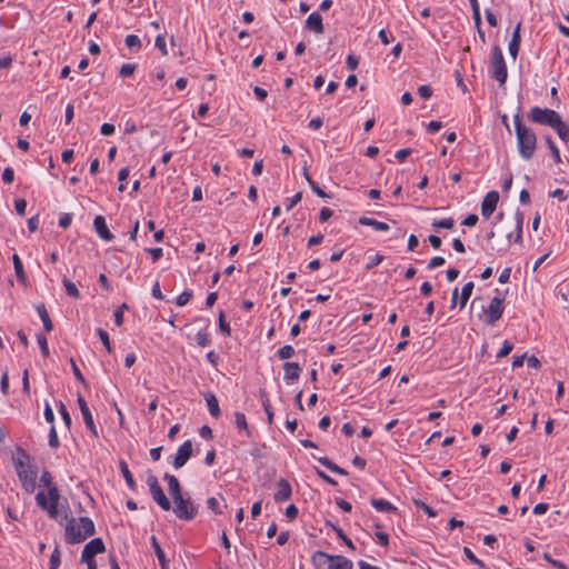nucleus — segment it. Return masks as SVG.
Returning a JSON list of instances; mask_svg holds the SVG:
<instances>
[{"instance_id": "nucleus-5", "label": "nucleus", "mask_w": 569, "mask_h": 569, "mask_svg": "<svg viewBox=\"0 0 569 569\" xmlns=\"http://www.w3.org/2000/svg\"><path fill=\"white\" fill-rule=\"evenodd\" d=\"M173 512L181 520L190 521L198 515V506L190 498L181 496L173 499Z\"/></svg>"}, {"instance_id": "nucleus-18", "label": "nucleus", "mask_w": 569, "mask_h": 569, "mask_svg": "<svg viewBox=\"0 0 569 569\" xmlns=\"http://www.w3.org/2000/svg\"><path fill=\"white\" fill-rule=\"evenodd\" d=\"M163 479L168 482V490L172 499L182 496L180 482L173 475L166 473Z\"/></svg>"}, {"instance_id": "nucleus-22", "label": "nucleus", "mask_w": 569, "mask_h": 569, "mask_svg": "<svg viewBox=\"0 0 569 569\" xmlns=\"http://www.w3.org/2000/svg\"><path fill=\"white\" fill-rule=\"evenodd\" d=\"M359 223L361 226L372 227L377 231H388L389 230V226L386 222H381V221L375 220L372 218L361 217L359 219Z\"/></svg>"}, {"instance_id": "nucleus-25", "label": "nucleus", "mask_w": 569, "mask_h": 569, "mask_svg": "<svg viewBox=\"0 0 569 569\" xmlns=\"http://www.w3.org/2000/svg\"><path fill=\"white\" fill-rule=\"evenodd\" d=\"M234 423L239 431H243L247 437L251 436V431L249 429L244 413L239 411L234 412Z\"/></svg>"}, {"instance_id": "nucleus-29", "label": "nucleus", "mask_w": 569, "mask_h": 569, "mask_svg": "<svg viewBox=\"0 0 569 569\" xmlns=\"http://www.w3.org/2000/svg\"><path fill=\"white\" fill-rule=\"evenodd\" d=\"M552 129L556 130L562 141H569V126L565 123L561 118L555 123Z\"/></svg>"}, {"instance_id": "nucleus-13", "label": "nucleus", "mask_w": 569, "mask_h": 569, "mask_svg": "<svg viewBox=\"0 0 569 569\" xmlns=\"http://www.w3.org/2000/svg\"><path fill=\"white\" fill-rule=\"evenodd\" d=\"M78 405H79V409L82 413V417H83V420H84V423L87 426V428L92 432V435L94 437H98V431H97V428L94 426V422H93V418H92V415H91V411L87 405V401L84 400V398L82 396H78Z\"/></svg>"}, {"instance_id": "nucleus-28", "label": "nucleus", "mask_w": 569, "mask_h": 569, "mask_svg": "<svg viewBox=\"0 0 569 569\" xmlns=\"http://www.w3.org/2000/svg\"><path fill=\"white\" fill-rule=\"evenodd\" d=\"M37 311H38V315L43 323V328L47 332H50L52 331L53 329V325H52V321L48 315V311L44 307V305H39L37 306Z\"/></svg>"}, {"instance_id": "nucleus-61", "label": "nucleus", "mask_w": 569, "mask_h": 569, "mask_svg": "<svg viewBox=\"0 0 569 569\" xmlns=\"http://www.w3.org/2000/svg\"><path fill=\"white\" fill-rule=\"evenodd\" d=\"M543 558L550 563L552 565L553 567L558 568V569H568L567 566L559 561V560H555L552 559L548 553H545L543 555Z\"/></svg>"}, {"instance_id": "nucleus-31", "label": "nucleus", "mask_w": 569, "mask_h": 569, "mask_svg": "<svg viewBox=\"0 0 569 569\" xmlns=\"http://www.w3.org/2000/svg\"><path fill=\"white\" fill-rule=\"evenodd\" d=\"M318 461H319L322 466H325L326 468H328L330 471H332V472H335V473L342 475V476H346V475L348 473L343 468H341V467L337 466L336 463H333V462H332L329 458H327V457H320V458H318Z\"/></svg>"}, {"instance_id": "nucleus-54", "label": "nucleus", "mask_w": 569, "mask_h": 569, "mask_svg": "<svg viewBox=\"0 0 569 569\" xmlns=\"http://www.w3.org/2000/svg\"><path fill=\"white\" fill-rule=\"evenodd\" d=\"M48 495H49L50 503H59L60 495H59V490L56 486L50 487L48 489Z\"/></svg>"}, {"instance_id": "nucleus-7", "label": "nucleus", "mask_w": 569, "mask_h": 569, "mask_svg": "<svg viewBox=\"0 0 569 569\" xmlns=\"http://www.w3.org/2000/svg\"><path fill=\"white\" fill-rule=\"evenodd\" d=\"M147 485L149 486L150 493L153 498V500L159 505V507L168 511L171 509V502L164 495L161 486L159 485L158 478L150 473L147 478Z\"/></svg>"}, {"instance_id": "nucleus-21", "label": "nucleus", "mask_w": 569, "mask_h": 569, "mask_svg": "<svg viewBox=\"0 0 569 569\" xmlns=\"http://www.w3.org/2000/svg\"><path fill=\"white\" fill-rule=\"evenodd\" d=\"M353 562L345 556H333L329 569H352Z\"/></svg>"}, {"instance_id": "nucleus-37", "label": "nucleus", "mask_w": 569, "mask_h": 569, "mask_svg": "<svg viewBox=\"0 0 569 569\" xmlns=\"http://www.w3.org/2000/svg\"><path fill=\"white\" fill-rule=\"evenodd\" d=\"M196 341L200 347H207L211 343V337L206 330H201L196 335Z\"/></svg>"}, {"instance_id": "nucleus-55", "label": "nucleus", "mask_w": 569, "mask_h": 569, "mask_svg": "<svg viewBox=\"0 0 569 569\" xmlns=\"http://www.w3.org/2000/svg\"><path fill=\"white\" fill-rule=\"evenodd\" d=\"M311 190L320 198H329L330 196L322 190L316 181H310Z\"/></svg>"}, {"instance_id": "nucleus-64", "label": "nucleus", "mask_w": 569, "mask_h": 569, "mask_svg": "<svg viewBox=\"0 0 569 569\" xmlns=\"http://www.w3.org/2000/svg\"><path fill=\"white\" fill-rule=\"evenodd\" d=\"M379 38L385 46L389 44L393 40V37L385 29L379 31Z\"/></svg>"}, {"instance_id": "nucleus-43", "label": "nucleus", "mask_w": 569, "mask_h": 569, "mask_svg": "<svg viewBox=\"0 0 569 569\" xmlns=\"http://www.w3.org/2000/svg\"><path fill=\"white\" fill-rule=\"evenodd\" d=\"M137 64L134 63H124L120 68L119 74L123 78L130 77L134 73Z\"/></svg>"}, {"instance_id": "nucleus-49", "label": "nucleus", "mask_w": 569, "mask_h": 569, "mask_svg": "<svg viewBox=\"0 0 569 569\" xmlns=\"http://www.w3.org/2000/svg\"><path fill=\"white\" fill-rule=\"evenodd\" d=\"M49 446L51 448H58L60 446L56 427L52 426L49 432Z\"/></svg>"}, {"instance_id": "nucleus-56", "label": "nucleus", "mask_w": 569, "mask_h": 569, "mask_svg": "<svg viewBox=\"0 0 569 569\" xmlns=\"http://www.w3.org/2000/svg\"><path fill=\"white\" fill-rule=\"evenodd\" d=\"M70 365H71V368H72V371H73V375H74L76 379L79 382L84 383V377L81 373L80 369L78 368L76 361L72 358L70 359Z\"/></svg>"}, {"instance_id": "nucleus-44", "label": "nucleus", "mask_w": 569, "mask_h": 569, "mask_svg": "<svg viewBox=\"0 0 569 569\" xmlns=\"http://www.w3.org/2000/svg\"><path fill=\"white\" fill-rule=\"evenodd\" d=\"M219 329H220V331H221L224 336H227V337H229V336L231 335L230 326H229V323L224 320V315H223V312H222V311H220V313H219Z\"/></svg>"}, {"instance_id": "nucleus-26", "label": "nucleus", "mask_w": 569, "mask_h": 569, "mask_svg": "<svg viewBox=\"0 0 569 569\" xmlns=\"http://www.w3.org/2000/svg\"><path fill=\"white\" fill-rule=\"evenodd\" d=\"M371 505L375 509H377L378 511H381V512H393L397 510V508L390 503L389 501L385 500V499H371Z\"/></svg>"}, {"instance_id": "nucleus-17", "label": "nucleus", "mask_w": 569, "mask_h": 569, "mask_svg": "<svg viewBox=\"0 0 569 569\" xmlns=\"http://www.w3.org/2000/svg\"><path fill=\"white\" fill-rule=\"evenodd\" d=\"M284 376L287 382H293L299 379L301 368L297 362H286L283 365Z\"/></svg>"}, {"instance_id": "nucleus-3", "label": "nucleus", "mask_w": 569, "mask_h": 569, "mask_svg": "<svg viewBox=\"0 0 569 569\" xmlns=\"http://www.w3.org/2000/svg\"><path fill=\"white\" fill-rule=\"evenodd\" d=\"M94 523L89 517L71 518L66 525V541L77 545L93 536Z\"/></svg>"}, {"instance_id": "nucleus-20", "label": "nucleus", "mask_w": 569, "mask_h": 569, "mask_svg": "<svg viewBox=\"0 0 569 569\" xmlns=\"http://www.w3.org/2000/svg\"><path fill=\"white\" fill-rule=\"evenodd\" d=\"M520 28L521 24L518 23L509 42V53L513 59L517 58L520 48Z\"/></svg>"}, {"instance_id": "nucleus-33", "label": "nucleus", "mask_w": 569, "mask_h": 569, "mask_svg": "<svg viewBox=\"0 0 569 569\" xmlns=\"http://www.w3.org/2000/svg\"><path fill=\"white\" fill-rule=\"evenodd\" d=\"M124 43L132 51H139L142 47L140 38L136 34H128L124 39Z\"/></svg>"}, {"instance_id": "nucleus-38", "label": "nucleus", "mask_w": 569, "mask_h": 569, "mask_svg": "<svg viewBox=\"0 0 569 569\" xmlns=\"http://www.w3.org/2000/svg\"><path fill=\"white\" fill-rule=\"evenodd\" d=\"M277 355L281 360L289 359L295 356V349L292 346L286 345L277 351Z\"/></svg>"}, {"instance_id": "nucleus-2", "label": "nucleus", "mask_w": 569, "mask_h": 569, "mask_svg": "<svg viewBox=\"0 0 569 569\" xmlns=\"http://www.w3.org/2000/svg\"><path fill=\"white\" fill-rule=\"evenodd\" d=\"M513 124L518 152L523 160H530L536 152L537 136L531 128L523 123L520 112L515 114Z\"/></svg>"}, {"instance_id": "nucleus-46", "label": "nucleus", "mask_w": 569, "mask_h": 569, "mask_svg": "<svg viewBox=\"0 0 569 569\" xmlns=\"http://www.w3.org/2000/svg\"><path fill=\"white\" fill-rule=\"evenodd\" d=\"M413 503L418 507V508H421L429 517H436L437 513L436 511L430 508L426 502H423L422 500L420 499H413Z\"/></svg>"}, {"instance_id": "nucleus-8", "label": "nucleus", "mask_w": 569, "mask_h": 569, "mask_svg": "<svg viewBox=\"0 0 569 569\" xmlns=\"http://www.w3.org/2000/svg\"><path fill=\"white\" fill-rule=\"evenodd\" d=\"M503 310V299L499 297L492 298L488 308L485 310L486 323L493 326L502 317Z\"/></svg>"}, {"instance_id": "nucleus-10", "label": "nucleus", "mask_w": 569, "mask_h": 569, "mask_svg": "<svg viewBox=\"0 0 569 569\" xmlns=\"http://www.w3.org/2000/svg\"><path fill=\"white\" fill-rule=\"evenodd\" d=\"M192 455V442L191 440H186L177 450L176 457L173 459V467L176 469L182 468L189 458Z\"/></svg>"}, {"instance_id": "nucleus-53", "label": "nucleus", "mask_w": 569, "mask_h": 569, "mask_svg": "<svg viewBox=\"0 0 569 569\" xmlns=\"http://www.w3.org/2000/svg\"><path fill=\"white\" fill-rule=\"evenodd\" d=\"M14 208L18 214L24 216L26 214V208H27V201L24 199H17L14 201Z\"/></svg>"}, {"instance_id": "nucleus-11", "label": "nucleus", "mask_w": 569, "mask_h": 569, "mask_svg": "<svg viewBox=\"0 0 569 569\" xmlns=\"http://www.w3.org/2000/svg\"><path fill=\"white\" fill-rule=\"evenodd\" d=\"M499 201L498 191H489L482 202H481V214L483 218L488 219L495 212L497 204Z\"/></svg>"}, {"instance_id": "nucleus-60", "label": "nucleus", "mask_w": 569, "mask_h": 569, "mask_svg": "<svg viewBox=\"0 0 569 569\" xmlns=\"http://www.w3.org/2000/svg\"><path fill=\"white\" fill-rule=\"evenodd\" d=\"M71 221H72V217L70 213H63L60 218H59V226L63 229L68 228L70 224H71Z\"/></svg>"}, {"instance_id": "nucleus-52", "label": "nucleus", "mask_w": 569, "mask_h": 569, "mask_svg": "<svg viewBox=\"0 0 569 569\" xmlns=\"http://www.w3.org/2000/svg\"><path fill=\"white\" fill-rule=\"evenodd\" d=\"M418 93L422 99H429L432 96V89L430 86L422 84L418 88Z\"/></svg>"}, {"instance_id": "nucleus-36", "label": "nucleus", "mask_w": 569, "mask_h": 569, "mask_svg": "<svg viewBox=\"0 0 569 569\" xmlns=\"http://www.w3.org/2000/svg\"><path fill=\"white\" fill-rule=\"evenodd\" d=\"M463 553L467 557V559L470 560L472 563L477 565L479 568L486 569V565L483 563V561L477 558L470 548L465 547Z\"/></svg>"}, {"instance_id": "nucleus-4", "label": "nucleus", "mask_w": 569, "mask_h": 569, "mask_svg": "<svg viewBox=\"0 0 569 569\" xmlns=\"http://www.w3.org/2000/svg\"><path fill=\"white\" fill-rule=\"evenodd\" d=\"M491 77L500 84H505L508 77L507 66L505 62L502 50L499 46L492 48V53L489 63Z\"/></svg>"}, {"instance_id": "nucleus-39", "label": "nucleus", "mask_w": 569, "mask_h": 569, "mask_svg": "<svg viewBox=\"0 0 569 569\" xmlns=\"http://www.w3.org/2000/svg\"><path fill=\"white\" fill-rule=\"evenodd\" d=\"M60 558V550L58 547H56L50 557L49 569H58L61 562Z\"/></svg>"}, {"instance_id": "nucleus-59", "label": "nucleus", "mask_w": 569, "mask_h": 569, "mask_svg": "<svg viewBox=\"0 0 569 569\" xmlns=\"http://www.w3.org/2000/svg\"><path fill=\"white\" fill-rule=\"evenodd\" d=\"M333 214V211L327 207L322 208L319 213V220L320 222H326L329 220Z\"/></svg>"}, {"instance_id": "nucleus-24", "label": "nucleus", "mask_w": 569, "mask_h": 569, "mask_svg": "<svg viewBox=\"0 0 569 569\" xmlns=\"http://www.w3.org/2000/svg\"><path fill=\"white\" fill-rule=\"evenodd\" d=\"M151 546H152L154 553L160 562L161 568L167 569L168 560L166 558V555H164L160 543L158 542V540L154 536L151 537Z\"/></svg>"}, {"instance_id": "nucleus-6", "label": "nucleus", "mask_w": 569, "mask_h": 569, "mask_svg": "<svg viewBox=\"0 0 569 569\" xmlns=\"http://www.w3.org/2000/svg\"><path fill=\"white\" fill-rule=\"evenodd\" d=\"M560 114L552 109H542L539 107L531 108L528 113V119L535 123L553 127L555 123L560 119Z\"/></svg>"}, {"instance_id": "nucleus-47", "label": "nucleus", "mask_w": 569, "mask_h": 569, "mask_svg": "<svg viewBox=\"0 0 569 569\" xmlns=\"http://www.w3.org/2000/svg\"><path fill=\"white\" fill-rule=\"evenodd\" d=\"M37 341L39 343V347H40L42 356L43 357H48L49 356V348H48L47 338L43 335H38L37 336Z\"/></svg>"}, {"instance_id": "nucleus-27", "label": "nucleus", "mask_w": 569, "mask_h": 569, "mask_svg": "<svg viewBox=\"0 0 569 569\" xmlns=\"http://www.w3.org/2000/svg\"><path fill=\"white\" fill-rule=\"evenodd\" d=\"M473 287H475V284H473L472 281L467 282L462 287L461 292H460V297H459L460 309H463L466 307L468 300L470 299V297L472 295Z\"/></svg>"}, {"instance_id": "nucleus-35", "label": "nucleus", "mask_w": 569, "mask_h": 569, "mask_svg": "<svg viewBox=\"0 0 569 569\" xmlns=\"http://www.w3.org/2000/svg\"><path fill=\"white\" fill-rule=\"evenodd\" d=\"M546 142L548 144L549 150L551 151L555 162H557V163L561 162L560 151H559L558 147L555 144L552 138L549 136L546 137Z\"/></svg>"}, {"instance_id": "nucleus-14", "label": "nucleus", "mask_w": 569, "mask_h": 569, "mask_svg": "<svg viewBox=\"0 0 569 569\" xmlns=\"http://www.w3.org/2000/svg\"><path fill=\"white\" fill-rule=\"evenodd\" d=\"M306 28L309 31L321 34L325 31L322 17L318 12H312L306 20Z\"/></svg>"}, {"instance_id": "nucleus-45", "label": "nucleus", "mask_w": 569, "mask_h": 569, "mask_svg": "<svg viewBox=\"0 0 569 569\" xmlns=\"http://www.w3.org/2000/svg\"><path fill=\"white\" fill-rule=\"evenodd\" d=\"M207 506L210 510H212L216 515L222 513L220 508V502L216 497H210L207 499Z\"/></svg>"}, {"instance_id": "nucleus-16", "label": "nucleus", "mask_w": 569, "mask_h": 569, "mask_svg": "<svg viewBox=\"0 0 569 569\" xmlns=\"http://www.w3.org/2000/svg\"><path fill=\"white\" fill-rule=\"evenodd\" d=\"M311 560L316 569H329L332 555L318 550L312 555Z\"/></svg>"}, {"instance_id": "nucleus-12", "label": "nucleus", "mask_w": 569, "mask_h": 569, "mask_svg": "<svg viewBox=\"0 0 569 569\" xmlns=\"http://www.w3.org/2000/svg\"><path fill=\"white\" fill-rule=\"evenodd\" d=\"M292 488L289 481L284 478H281L277 481V490L273 493V499L276 502H283L291 498Z\"/></svg>"}, {"instance_id": "nucleus-63", "label": "nucleus", "mask_w": 569, "mask_h": 569, "mask_svg": "<svg viewBox=\"0 0 569 569\" xmlns=\"http://www.w3.org/2000/svg\"><path fill=\"white\" fill-rule=\"evenodd\" d=\"M442 128V122L432 120L427 124V131L429 133H435Z\"/></svg>"}, {"instance_id": "nucleus-1", "label": "nucleus", "mask_w": 569, "mask_h": 569, "mask_svg": "<svg viewBox=\"0 0 569 569\" xmlns=\"http://www.w3.org/2000/svg\"><path fill=\"white\" fill-rule=\"evenodd\" d=\"M12 462L22 488L33 492L37 486L38 468L32 463L31 456L21 447L12 452Z\"/></svg>"}, {"instance_id": "nucleus-51", "label": "nucleus", "mask_w": 569, "mask_h": 569, "mask_svg": "<svg viewBox=\"0 0 569 569\" xmlns=\"http://www.w3.org/2000/svg\"><path fill=\"white\" fill-rule=\"evenodd\" d=\"M40 481L41 483L47 487L48 489L50 487H54V485L52 483V477H51V473L47 470H43L42 473H41V477H40Z\"/></svg>"}, {"instance_id": "nucleus-48", "label": "nucleus", "mask_w": 569, "mask_h": 569, "mask_svg": "<svg viewBox=\"0 0 569 569\" xmlns=\"http://www.w3.org/2000/svg\"><path fill=\"white\" fill-rule=\"evenodd\" d=\"M156 47L161 51L163 56L168 54L166 39L163 34H158L154 41Z\"/></svg>"}, {"instance_id": "nucleus-19", "label": "nucleus", "mask_w": 569, "mask_h": 569, "mask_svg": "<svg viewBox=\"0 0 569 569\" xmlns=\"http://www.w3.org/2000/svg\"><path fill=\"white\" fill-rule=\"evenodd\" d=\"M204 399L210 415L218 419L221 416L220 407L217 397L212 392H207Z\"/></svg>"}, {"instance_id": "nucleus-30", "label": "nucleus", "mask_w": 569, "mask_h": 569, "mask_svg": "<svg viewBox=\"0 0 569 569\" xmlns=\"http://www.w3.org/2000/svg\"><path fill=\"white\" fill-rule=\"evenodd\" d=\"M12 261H13L14 272H16L18 281L24 283L27 280V277H26V273L23 270L22 262L17 253L13 254Z\"/></svg>"}, {"instance_id": "nucleus-32", "label": "nucleus", "mask_w": 569, "mask_h": 569, "mask_svg": "<svg viewBox=\"0 0 569 569\" xmlns=\"http://www.w3.org/2000/svg\"><path fill=\"white\" fill-rule=\"evenodd\" d=\"M516 232H515V241L520 243L522 240V224L525 220V216L522 212L517 211L516 213Z\"/></svg>"}, {"instance_id": "nucleus-23", "label": "nucleus", "mask_w": 569, "mask_h": 569, "mask_svg": "<svg viewBox=\"0 0 569 569\" xmlns=\"http://www.w3.org/2000/svg\"><path fill=\"white\" fill-rule=\"evenodd\" d=\"M119 467H120V471L126 480L127 486L133 491L137 490V483L132 477V473L130 472V470L128 468L127 462L124 460H121L119 462Z\"/></svg>"}, {"instance_id": "nucleus-62", "label": "nucleus", "mask_w": 569, "mask_h": 569, "mask_svg": "<svg viewBox=\"0 0 569 569\" xmlns=\"http://www.w3.org/2000/svg\"><path fill=\"white\" fill-rule=\"evenodd\" d=\"M346 63H347V67L350 69V70H356L358 68V64H359V60L356 56L353 54H349L347 57V60H346Z\"/></svg>"}, {"instance_id": "nucleus-42", "label": "nucleus", "mask_w": 569, "mask_h": 569, "mask_svg": "<svg viewBox=\"0 0 569 569\" xmlns=\"http://www.w3.org/2000/svg\"><path fill=\"white\" fill-rule=\"evenodd\" d=\"M191 298H192V291L186 290L177 297L176 303L179 307H183L191 300Z\"/></svg>"}, {"instance_id": "nucleus-9", "label": "nucleus", "mask_w": 569, "mask_h": 569, "mask_svg": "<svg viewBox=\"0 0 569 569\" xmlns=\"http://www.w3.org/2000/svg\"><path fill=\"white\" fill-rule=\"evenodd\" d=\"M106 550L104 543L101 538H94L90 540L83 548L81 553V561L89 562L88 560H94V556L102 553Z\"/></svg>"}, {"instance_id": "nucleus-34", "label": "nucleus", "mask_w": 569, "mask_h": 569, "mask_svg": "<svg viewBox=\"0 0 569 569\" xmlns=\"http://www.w3.org/2000/svg\"><path fill=\"white\" fill-rule=\"evenodd\" d=\"M62 283H63V287H64L68 296L72 297L74 299L80 298V292H79L77 286L71 280H69L68 278H63Z\"/></svg>"}, {"instance_id": "nucleus-57", "label": "nucleus", "mask_w": 569, "mask_h": 569, "mask_svg": "<svg viewBox=\"0 0 569 569\" xmlns=\"http://www.w3.org/2000/svg\"><path fill=\"white\" fill-rule=\"evenodd\" d=\"M445 262H446V260H445V258H443V257L437 256V257H433V258L429 261V263H428V268H429L430 270H432V269H436V268H438V267L442 266Z\"/></svg>"}, {"instance_id": "nucleus-41", "label": "nucleus", "mask_w": 569, "mask_h": 569, "mask_svg": "<svg viewBox=\"0 0 569 569\" xmlns=\"http://www.w3.org/2000/svg\"><path fill=\"white\" fill-rule=\"evenodd\" d=\"M455 226V220L452 218H446L441 220H435L432 222L433 228H443V229H452Z\"/></svg>"}, {"instance_id": "nucleus-15", "label": "nucleus", "mask_w": 569, "mask_h": 569, "mask_svg": "<svg viewBox=\"0 0 569 569\" xmlns=\"http://www.w3.org/2000/svg\"><path fill=\"white\" fill-rule=\"evenodd\" d=\"M93 227L98 236L106 240L110 241L113 238V234L110 232V230L107 227L106 220L102 216H97L93 220Z\"/></svg>"}, {"instance_id": "nucleus-58", "label": "nucleus", "mask_w": 569, "mask_h": 569, "mask_svg": "<svg viewBox=\"0 0 569 569\" xmlns=\"http://www.w3.org/2000/svg\"><path fill=\"white\" fill-rule=\"evenodd\" d=\"M14 179V172H13V169L10 168V167H7L3 172H2V180L6 182V183H11Z\"/></svg>"}, {"instance_id": "nucleus-40", "label": "nucleus", "mask_w": 569, "mask_h": 569, "mask_svg": "<svg viewBox=\"0 0 569 569\" xmlns=\"http://www.w3.org/2000/svg\"><path fill=\"white\" fill-rule=\"evenodd\" d=\"M97 333L101 340V342L103 343L104 348L107 349V351L110 353L112 352V347H111V343H110V339H109V335L106 330L99 328L97 329Z\"/></svg>"}, {"instance_id": "nucleus-50", "label": "nucleus", "mask_w": 569, "mask_h": 569, "mask_svg": "<svg viewBox=\"0 0 569 569\" xmlns=\"http://www.w3.org/2000/svg\"><path fill=\"white\" fill-rule=\"evenodd\" d=\"M513 349V345L511 342H509L508 340H506L501 347V349L499 350L497 357L498 358H502V357H506L508 356Z\"/></svg>"}]
</instances>
